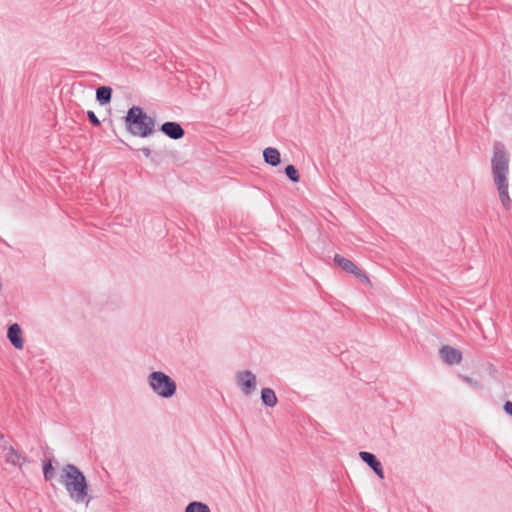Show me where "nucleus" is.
Instances as JSON below:
<instances>
[{
  "mask_svg": "<svg viewBox=\"0 0 512 512\" xmlns=\"http://www.w3.org/2000/svg\"><path fill=\"white\" fill-rule=\"evenodd\" d=\"M509 163L510 157L505 145L501 142H495L491 159L492 177L499 193L500 201L507 210L512 208V200L508 192Z\"/></svg>",
  "mask_w": 512,
  "mask_h": 512,
  "instance_id": "nucleus-1",
  "label": "nucleus"
},
{
  "mask_svg": "<svg viewBox=\"0 0 512 512\" xmlns=\"http://www.w3.org/2000/svg\"><path fill=\"white\" fill-rule=\"evenodd\" d=\"M59 481L74 503L89 505L92 500V496L89 495V486L85 475L76 465H64L61 469Z\"/></svg>",
  "mask_w": 512,
  "mask_h": 512,
  "instance_id": "nucleus-2",
  "label": "nucleus"
},
{
  "mask_svg": "<svg viewBox=\"0 0 512 512\" xmlns=\"http://www.w3.org/2000/svg\"><path fill=\"white\" fill-rule=\"evenodd\" d=\"M124 121L127 131L133 136L147 138L155 132V120L139 106H132Z\"/></svg>",
  "mask_w": 512,
  "mask_h": 512,
  "instance_id": "nucleus-3",
  "label": "nucleus"
},
{
  "mask_svg": "<svg viewBox=\"0 0 512 512\" xmlns=\"http://www.w3.org/2000/svg\"><path fill=\"white\" fill-rule=\"evenodd\" d=\"M147 384L151 391L162 399H170L176 395L175 380L163 371H152L147 376Z\"/></svg>",
  "mask_w": 512,
  "mask_h": 512,
  "instance_id": "nucleus-4",
  "label": "nucleus"
},
{
  "mask_svg": "<svg viewBox=\"0 0 512 512\" xmlns=\"http://www.w3.org/2000/svg\"><path fill=\"white\" fill-rule=\"evenodd\" d=\"M235 381L237 387L245 396H250L256 390V375L250 370H241L236 372Z\"/></svg>",
  "mask_w": 512,
  "mask_h": 512,
  "instance_id": "nucleus-5",
  "label": "nucleus"
},
{
  "mask_svg": "<svg viewBox=\"0 0 512 512\" xmlns=\"http://www.w3.org/2000/svg\"><path fill=\"white\" fill-rule=\"evenodd\" d=\"M1 449L3 452H5L4 457L6 463L10 465L22 468L23 464L28 462V458L25 455L14 449L12 446H9L8 443L1 445Z\"/></svg>",
  "mask_w": 512,
  "mask_h": 512,
  "instance_id": "nucleus-6",
  "label": "nucleus"
},
{
  "mask_svg": "<svg viewBox=\"0 0 512 512\" xmlns=\"http://www.w3.org/2000/svg\"><path fill=\"white\" fill-rule=\"evenodd\" d=\"M334 262L338 264L340 267H342L346 272L353 274L360 280L369 282V278L367 277V275L349 259H346L345 257L339 254H335Z\"/></svg>",
  "mask_w": 512,
  "mask_h": 512,
  "instance_id": "nucleus-7",
  "label": "nucleus"
},
{
  "mask_svg": "<svg viewBox=\"0 0 512 512\" xmlns=\"http://www.w3.org/2000/svg\"><path fill=\"white\" fill-rule=\"evenodd\" d=\"M160 131L173 140H179L185 134L182 126L179 123L173 121L164 122L160 126Z\"/></svg>",
  "mask_w": 512,
  "mask_h": 512,
  "instance_id": "nucleus-8",
  "label": "nucleus"
},
{
  "mask_svg": "<svg viewBox=\"0 0 512 512\" xmlns=\"http://www.w3.org/2000/svg\"><path fill=\"white\" fill-rule=\"evenodd\" d=\"M359 457L363 462H365L375 472V474L379 478H381V479L384 478V471L382 468V464L373 453L361 451V452H359Z\"/></svg>",
  "mask_w": 512,
  "mask_h": 512,
  "instance_id": "nucleus-9",
  "label": "nucleus"
},
{
  "mask_svg": "<svg viewBox=\"0 0 512 512\" xmlns=\"http://www.w3.org/2000/svg\"><path fill=\"white\" fill-rule=\"evenodd\" d=\"M440 356L443 361L449 365L459 364L462 360V353L460 350L448 345H445L440 349Z\"/></svg>",
  "mask_w": 512,
  "mask_h": 512,
  "instance_id": "nucleus-10",
  "label": "nucleus"
},
{
  "mask_svg": "<svg viewBox=\"0 0 512 512\" xmlns=\"http://www.w3.org/2000/svg\"><path fill=\"white\" fill-rule=\"evenodd\" d=\"M22 330L19 324L14 323L9 326L7 331V338L16 349H23L24 340L21 337Z\"/></svg>",
  "mask_w": 512,
  "mask_h": 512,
  "instance_id": "nucleus-11",
  "label": "nucleus"
},
{
  "mask_svg": "<svg viewBox=\"0 0 512 512\" xmlns=\"http://www.w3.org/2000/svg\"><path fill=\"white\" fill-rule=\"evenodd\" d=\"M263 159L265 163L277 166L281 162L280 152L276 148L267 147L263 150Z\"/></svg>",
  "mask_w": 512,
  "mask_h": 512,
  "instance_id": "nucleus-12",
  "label": "nucleus"
},
{
  "mask_svg": "<svg viewBox=\"0 0 512 512\" xmlns=\"http://www.w3.org/2000/svg\"><path fill=\"white\" fill-rule=\"evenodd\" d=\"M112 97V89L108 86H100L96 90V100L101 105L110 103Z\"/></svg>",
  "mask_w": 512,
  "mask_h": 512,
  "instance_id": "nucleus-13",
  "label": "nucleus"
},
{
  "mask_svg": "<svg viewBox=\"0 0 512 512\" xmlns=\"http://www.w3.org/2000/svg\"><path fill=\"white\" fill-rule=\"evenodd\" d=\"M261 400L267 407H274L277 404V396L271 388L261 390Z\"/></svg>",
  "mask_w": 512,
  "mask_h": 512,
  "instance_id": "nucleus-14",
  "label": "nucleus"
},
{
  "mask_svg": "<svg viewBox=\"0 0 512 512\" xmlns=\"http://www.w3.org/2000/svg\"><path fill=\"white\" fill-rule=\"evenodd\" d=\"M184 512H211L209 506L200 501H192L186 507Z\"/></svg>",
  "mask_w": 512,
  "mask_h": 512,
  "instance_id": "nucleus-15",
  "label": "nucleus"
},
{
  "mask_svg": "<svg viewBox=\"0 0 512 512\" xmlns=\"http://www.w3.org/2000/svg\"><path fill=\"white\" fill-rule=\"evenodd\" d=\"M43 476L46 481L52 480L55 476V469L49 459L43 463Z\"/></svg>",
  "mask_w": 512,
  "mask_h": 512,
  "instance_id": "nucleus-16",
  "label": "nucleus"
},
{
  "mask_svg": "<svg viewBox=\"0 0 512 512\" xmlns=\"http://www.w3.org/2000/svg\"><path fill=\"white\" fill-rule=\"evenodd\" d=\"M285 174L294 183H297V182L300 181V175H299L298 170L295 168L294 165L286 166Z\"/></svg>",
  "mask_w": 512,
  "mask_h": 512,
  "instance_id": "nucleus-17",
  "label": "nucleus"
},
{
  "mask_svg": "<svg viewBox=\"0 0 512 512\" xmlns=\"http://www.w3.org/2000/svg\"><path fill=\"white\" fill-rule=\"evenodd\" d=\"M459 377L464 381L466 382L468 385H470L472 388L476 389V390H482L483 389V385L481 384L480 381L474 379V378H471L469 376H466V375H459Z\"/></svg>",
  "mask_w": 512,
  "mask_h": 512,
  "instance_id": "nucleus-18",
  "label": "nucleus"
},
{
  "mask_svg": "<svg viewBox=\"0 0 512 512\" xmlns=\"http://www.w3.org/2000/svg\"><path fill=\"white\" fill-rule=\"evenodd\" d=\"M87 116L92 125H94V126L100 125V121L93 111H88Z\"/></svg>",
  "mask_w": 512,
  "mask_h": 512,
  "instance_id": "nucleus-19",
  "label": "nucleus"
},
{
  "mask_svg": "<svg viewBox=\"0 0 512 512\" xmlns=\"http://www.w3.org/2000/svg\"><path fill=\"white\" fill-rule=\"evenodd\" d=\"M503 409L504 411L511 415L512 416V402L511 401H507L505 402L504 406H503Z\"/></svg>",
  "mask_w": 512,
  "mask_h": 512,
  "instance_id": "nucleus-20",
  "label": "nucleus"
},
{
  "mask_svg": "<svg viewBox=\"0 0 512 512\" xmlns=\"http://www.w3.org/2000/svg\"><path fill=\"white\" fill-rule=\"evenodd\" d=\"M140 151L145 155V157H150L151 155V150L147 147H143L140 149Z\"/></svg>",
  "mask_w": 512,
  "mask_h": 512,
  "instance_id": "nucleus-21",
  "label": "nucleus"
},
{
  "mask_svg": "<svg viewBox=\"0 0 512 512\" xmlns=\"http://www.w3.org/2000/svg\"><path fill=\"white\" fill-rule=\"evenodd\" d=\"M0 442L2 443V445H4V443H7V441L4 440L3 433H1V432H0Z\"/></svg>",
  "mask_w": 512,
  "mask_h": 512,
  "instance_id": "nucleus-22",
  "label": "nucleus"
}]
</instances>
